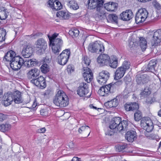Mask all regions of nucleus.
<instances>
[{
    "label": "nucleus",
    "instance_id": "4",
    "mask_svg": "<svg viewBox=\"0 0 161 161\" xmlns=\"http://www.w3.org/2000/svg\"><path fill=\"white\" fill-rule=\"evenodd\" d=\"M88 48L89 51L92 53H99L104 51V47L103 44L99 41L90 43Z\"/></svg>",
    "mask_w": 161,
    "mask_h": 161
},
{
    "label": "nucleus",
    "instance_id": "56",
    "mask_svg": "<svg viewBox=\"0 0 161 161\" xmlns=\"http://www.w3.org/2000/svg\"><path fill=\"white\" fill-rule=\"evenodd\" d=\"M31 61V59H26L25 62L24 61L23 64H24L25 66H26L28 67H31L30 65V62Z\"/></svg>",
    "mask_w": 161,
    "mask_h": 161
},
{
    "label": "nucleus",
    "instance_id": "60",
    "mask_svg": "<svg viewBox=\"0 0 161 161\" xmlns=\"http://www.w3.org/2000/svg\"><path fill=\"white\" fill-rule=\"evenodd\" d=\"M46 130L45 128L44 127L38 129V131L39 132L43 133L45 132L46 131Z\"/></svg>",
    "mask_w": 161,
    "mask_h": 161
},
{
    "label": "nucleus",
    "instance_id": "49",
    "mask_svg": "<svg viewBox=\"0 0 161 161\" xmlns=\"http://www.w3.org/2000/svg\"><path fill=\"white\" fill-rule=\"evenodd\" d=\"M151 132L145 130L144 132V134L148 139H154L155 137V136L154 134L151 133L150 132Z\"/></svg>",
    "mask_w": 161,
    "mask_h": 161
},
{
    "label": "nucleus",
    "instance_id": "52",
    "mask_svg": "<svg viewBox=\"0 0 161 161\" xmlns=\"http://www.w3.org/2000/svg\"><path fill=\"white\" fill-rule=\"evenodd\" d=\"M152 5L154 8L157 9H159L161 8L160 4L156 0H154L152 2Z\"/></svg>",
    "mask_w": 161,
    "mask_h": 161
},
{
    "label": "nucleus",
    "instance_id": "2",
    "mask_svg": "<svg viewBox=\"0 0 161 161\" xmlns=\"http://www.w3.org/2000/svg\"><path fill=\"white\" fill-rule=\"evenodd\" d=\"M67 96L62 90H59L56 95L53 99V102L57 106L64 107L69 104Z\"/></svg>",
    "mask_w": 161,
    "mask_h": 161
},
{
    "label": "nucleus",
    "instance_id": "54",
    "mask_svg": "<svg viewBox=\"0 0 161 161\" xmlns=\"http://www.w3.org/2000/svg\"><path fill=\"white\" fill-rule=\"evenodd\" d=\"M114 133V130L111 129L110 127L108 129L107 131L105 132L106 135L112 136L113 135Z\"/></svg>",
    "mask_w": 161,
    "mask_h": 161
},
{
    "label": "nucleus",
    "instance_id": "63",
    "mask_svg": "<svg viewBox=\"0 0 161 161\" xmlns=\"http://www.w3.org/2000/svg\"><path fill=\"white\" fill-rule=\"evenodd\" d=\"M127 90L126 89H125V90H124V95L125 96L126 95H127L129 93V92H127Z\"/></svg>",
    "mask_w": 161,
    "mask_h": 161
},
{
    "label": "nucleus",
    "instance_id": "21",
    "mask_svg": "<svg viewBox=\"0 0 161 161\" xmlns=\"http://www.w3.org/2000/svg\"><path fill=\"white\" fill-rule=\"evenodd\" d=\"M36 47L38 50H45L47 47V42L43 38L38 39L36 42Z\"/></svg>",
    "mask_w": 161,
    "mask_h": 161
},
{
    "label": "nucleus",
    "instance_id": "53",
    "mask_svg": "<svg viewBox=\"0 0 161 161\" xmlns=\"http://www.w3.org/2000/svg\"><path fill=\"white\" fill-rule=\"evenodd\" d=\"M66 70L69 74H71L72 72L74 71V68L73 65L71 64L69 65Z\"/></svg>",
    "mask_w": 161,
    "mask_h": 161
},
{
    "label": "nucleus",
    "instance_id": "15",
    "mask_svg": "<svg viewBox=\"0 0 161 161\" xmlns=\"http://www.w3.org/2000/svg\"><path fill=\"white\" fill-rule=\"evenodd\" d=\"M110 58L108 55L103 53L99 55L97 58L98 63L101 66L107 65L109 63Z\"/></svg>",
    "mask_w": 161,
    "mask_h": 161
},
{
    "label": "nucleus",
    "instance_id": "43",
    "mask_svg": "<svg viewBox=\"0 0 161 161\" xmlns=\"http://www.w3.org/2000/svg\"><path fill=\"white\" fill-rule=\"evenodd\" d=\"M62 8V5L60 2L56 0L53 8V10H58Z\"/></svg>",
    "mask_w": 161,
    "mask_h": 161
},
{
    "label": "nucleus",
    "instance_id": "26",
    "mask_svg": "<svg viewBox=\"0 0 161 161\" xmlns=\"http://www.w3.org/2000/svg\"><path fill=\"white\" fill-rule=\"evenodd\" d=\"M136 137V133L133 130L128 131L125 134V138L129 142H133Z\"/></svg>",
    "mask_w": 161,
    "mask_h": 161
},
{
    "label": "nucleus",
    "instance_id": "51",
    "mask_svg": "<svg viewBox=\"0 0 161 161\" xmlns=\"http://www.w3.org/2000/svg\"><path fill=\"white\" fill-rule=\"evenodd\" d=\"M130 65V62L125 61L123 63L122 65L120 67H122L126 71L129 68Z\"/></svg>",
    "mask_w": 161,
    "mask_h": 161
},
{
    "label": "nucleus",
    "instance_id": "32",
    "mask_svg": "<svg viewBox=\"0 0 161 161\" xmlns=\"http://www.w3.org/2000/svg\"><path fill=\"white\" fill-rule=\"evenodd\" d=\"M93 16L95 18L96 20L97 21L106 18V14L105 13L98 11L94 13Z\"/></svg>",
    "mask_w": 161,
    "mask_h": 161
},
{
    "label": "nucleus",
    "instance_id": "25",
    "mask_svg": "<svg viewBox=\"0 0 161 161\" xmlns=\"http://www.w3.org/2000/svg\"><path fill=\"white\" fill-rule=\"evenodd\" d=\"M125 71L122 67H119L117 68L115 73L114 79L118 80L122 78L125 73Z\"/></svg>",
    "mask_w": 161,
    "mask_h": 161
},
{
    "label": "nucleus",
    "instance_id": "5",
    "mask_svg": "<svg viewBox=\"0 0 161 161\" xmlns=\"http://www.w3.org/2000/svg\"><path fill=\"white\" fill-rule=\"evenodd\" d=\"M119 83H121L122 82H117L115 84L113 85L110 83L108 85L104 86H102L101 87L98 91V93L101 96H105L109 93L113 92H114V89L115 87V86L118 84Z\"/></svg>",
    "mask_w": 161,
    "mask_h": 161
},
{
    "label": "nucleus",
    "instance_id": "7",
    "mask_svg": "<svg viewBox=\"0 0 161 161\" xmlns=\"http://www.w3.org/2000/svg\"><path fill=\"white\" fill-rule=\"evenodd\" d=\"M24 60L19 56H16L13 60L10 62V66L13 69L18 70L19 69L23 64Z\"/></svg>",
    "mask_w": 161,
    "mask_h": 161
},
{
    "label": "nucleus",
    "instance_id": "39",
    "mask_svg": "<svg viewBox=\"0 0 161 161\" xmlns=\"http://www.w3.org/2000/svg\"><path fill=\"white\" fill-rule=\"evenodd\" d=\"M11 128V125L8 123L3 124L0 125V130L5 132L10 130Z\"/></svg>",
    "mask_w": 161,
    "mask_h": 161
},
{
    "label": "nucleus",
    "instance_id": "6",
    "mask_svg": "<svg viewBox=\"0 0 161 161\" xmlns=\"http://www.w3.org/2000/svg\"><path fill=\"white\" fill-rule=\"evenodd\" d=\"M70 55L69 49H66L62 51L58 57V63L60 65H65L69 60Z\"/></svg>",
    "mask_w": 161,
    "mask_h": 161
},
{
    "label": "nucleus",
    "instance_id": "14",
    "mask_svg": "<svg viewBox=\"0 0 161 161\" xmlns=\"http://www.w3.org/2000/svg\"><path fill=\"white\" fill-rule=\"evenodd\" d=\"M77 92V94L80 97H83L86 95L88 93V84L84 82L80 83Z\"/></svg>",
    "mask_w": 161,
    "mask_h": 161
},
{
    "label": "nucleus",
    "instance_id": "8",
    "mask_svg": "<svg viewBox=\"0 0 161 161\" xmlns=\"http://www.w3.org/2000/svg\"><path fill=\"white\" fill-rule=\"evenodd\" d=\"M103 0H88V8L91 9L96 8L98 11L99 10L100 7L103 6Z\"/></svg>",
    "mask_w": 161,
    "mask_h": 161
},
{
    "label": "nucleus",
    "instance_id": "24",
    "mask_svg": "<svg viewBox=\"0 0 161 161\" xmlns=\"http://www.w3.org/2000/svg\"><path fill=\"white\" fill-rule=\"evenodd\" d=\"M15 53L13 50H10L4 56L3 60L4 61L9 62L12 61L16 56Z\"/></svg>",
    "mask_w": 161,
    "mask_h": 161
},
{
    "label": "nucleus",
    "instance_id": "33",
    "mask_svg": "<svg viewBox=\"0 0 161 161\" xmlns=\"http://www.w3.org/2000/svg\"><path fill=\"white\" fill-rule=\"evenodd\" d=\"M151 89L149 88V87L147 86L140 93L141 97L142 98L146 97L151 93Z\"/></svg>",
    "mask_w": 161,
    "mask_h": 161
},
{
    "label": "nucleus",
    "instance_id": "45",
    "mask_svg": "<svg viewBox=\"0 0 161 161\" xmlns=\"http://www.w3.org/2000/svg\"><path fill=\"white\" fill-rule=\"evenodd\" d=\"M85 130H86V131H87L88 132H89L87 136H88L89 135L90 132L89 127L88 126L85 125L81 126L79 129L78 132L80 133H81L82 131H84Z\"/></svg>",
    "mask_w": 161,
    "mask_h": 161
},
{
    "label": "nucleus",
    "instance_id": "61",
    "mask_svg": "<svg viewBox=\"0 0 161 161\" xmlns=\"http://www.w3.org/2000/svg\"><path fill=\"white\" fill-rule=\"evenodd\" d=\"M72 161H81L80 159L77 157H74L72 160Z\"/></svg>",
    "mask_w": 161,
    "mask_h": 161
},
{
    "label": "nucleus",
    "instance_id": "22",
    "mask_svg": "<svg viewBox=\"0 0 161 161\" xmlns=\"http://www.w3.org/2000/svg\"><path fill=\"white\" fill-rule=\"evenodd\" d=\"M12 93H8L4 95L3 103L4 105L7 106L9 105L13 101Z\"/></svg>",
    "mask_w": 161,
    "mask_h": 161
},
{
    "label": "nucleus",
    "instance_id": "20",
    "mask_svg": "<svg viewBox=\"0 0 161 161\" xmlns=\"http://www.w3.org/2000/svg\"><path fill=\"white\" fill-rule=\"evenodd\" d=\"M128 126V122L125 120L119 121V123L116 125L115 130H117L119 132L122 130L127 131V126Z\"/></svg>",
    "mask_w": 161,
    "mask_h": 161
},
{
    "label": "nucleus",
    "instance_id": "35",
    "mask_svg": "<svg viewBox=\"0 0 161 161\" xmlns=\"http://www.w3.org/2000/svg\"><path fill=\"white\" fill-rule=\"evenodd\" d=\"M139 45L142 50V51L145 50L147 46V42L146 40L144 38H140Z\"/></svg>",
    "mask_w": 161,
    "mask_h": 161
},
{
    "label": "nucleus",
    "instance_id": "31",
    "mask_svg": "<svg viewBox=\"0 0 161 161\" xmlns=\"http://www.w3.org/2000/svg\"><path fill=\"white\" fill-rule=\"evenodd\" d=\"M56 15L57 17L61 19H68L69 17V15L68 12L64 11L58 12Z\"/></svg>",
    "mask_w": 161,
    "mask_h": 161
},
{
    "label": "nucleus",
    "instance_id": "12",
    "mask_svg": "<svg viewBox=\"0 0 161 161\" xmlns=\"http://www.w3.org/2000/svg\"><path fill=\"white\" fill-rule=\"evenodd\" d=\"M161 41V29L154 32L151 41L152 46H157L159 44Z\"/></svg>",
    "mask_w": 161,
    "mask_h": 161
},
{
    "label": "nucleus",
    "instance_id": "23",
    "mask_svg": "<svg viewBox=\"0 0 161 161\" xmlns=\"http://www.w3.org/2000/svg\"><path fill=\"white\" fill-rule=\"evenodd\" d=\"M125 108L127 111H133L138 109L139 106L136 102L127 103L125 105Z\"/></svg>",
    "mask_w": 161,
    "mask_h": 161
},
{
    "label": "nucleus",
    "instance_id": "38",
    "mask_svg": "<svg viewBox=\"0 0 161 161\" xmlns=\"http://www.w3.org/2000/svg\"><path fill=\"white\" fill-rule=\"evenodd\" d=\"M137 13L140 14L143 20H145L147 17L148 14L147 10L145 8L141 9L138 11Z\"/></svg>",
    "mask_w": 161,
    "mask_h": 161
},
{
    "label": "nucleus",
    "instance_id": "37",
    "mask_svg": "<svg viewBox=\"0 0 161 161\" xmlns=\"http://www.w3.org/2000/svg\"><path fill=\"white\" fill-rule=\"evenodd\" d=\"M118 17L115 14H111L108 15L107 20L109 22H111L117 24L118 23Z\"/></svg>",
    "mask_w": 161,
    "mask_h": 161
},
{
    "label": "nucleus",
    "instance_id": "48",
    "mask_svg": "<svg viewBox=\"0 0 161 161\" xmlns=\"http://www.w3.org/2000/svg\"><path fill=\"white\" fill-rule=\"evenodd\" d=\"M53 94V91L51 88H48L44 92L43 95L46 97L51 96Z\"/></svg>",
    "mask_w": 161,
    "mask_h": 161
},
{
    "label": "nucleus",
    "instance_id": "28",
    "mask_svg": "<svg viewBox=\"0 0 161 161\" xmlns=\"http://www.w3.org/2000/svg\"><path fill=\"white\" fill-rule=\"evenodd\" d=\"M157 61L156 60H151L147 65V70L154 73L155 71V67L157 65Z\"/></svg>",
    "mask_w": 161,
    "mask_h": 161
},
{
    "label": "nucleus",
    "instance_id": "13",
    "mask_svg": "<svg viewBox=\"0 0 161 161\" xmlns=\"http://www.w3.org/2000/svg\"><path fill=\"white\" fill-rule=\"evenodd\" d=\"M141 73L142 72H138L136 76L137 83L141 85L147 83L149 80V77L147 74H141Z\"/></svg>",
    "mask_w": 161,
    "mask_h": 161
},
{
    "label": "nucleus",
    "instance_id": "41",
    "mask_svg": "<svg viewBox=\"0 0 161 161\" xmlns=\"http://www.w3.org/2000/svg\"><path fill=\"white\" fill-rule=\"evenodd\" d=\"M6 35V32L5 30L3 28H0V42H2L5 41Z\"/></svg>",
    "mask_w": 161,
    "mask_h": 161
},
{
    "label": "nucleus",
    "instance_id": "10",
    "mask_svg": "<svg viewBox=\"0 0 161 161\" xmlns=\"http://www.w3.org/2000/svg\"><path fill=\"white\" fill-rule=\"evenodd\" d=\"M141 125L144 130L148 131H152L154 128L153 123L149 118H147L145 120H142Z\"/></svg>",
    "mask_w": 161,
    "mask_h": 161
},
{
    "label": "nucleus",
    "instance_id": "29",
    "mask_svg": "<svg viewBox=\"0 0 161 161\" xmlns=\"http://www.w3.org/2000/svg\"><path fill=\"white\" fill-rule=\"evenodd\" d=\"M119 103V100L117 98L114 99L105 103V105L108 108L116 107Z\"/></svg>",
    "mask_w": 161,
    "mask_h": 161
},
{
    "label": "nucleus",
    "instance_id": "46",
    "mask_svg": "<svg viewBox=\"0 0 161 161\" xmlns=\"http://www.w3.org/2000/svg\"><path fill=\"white\" fill-rule=\"evenodd\" d=\"M127 147V144H126L121 143L117 145L116 149L119 152H121L123 151Z\"/></svg>",
    "mask_w": 161,
    "mask_h": 161
},
{
    "label": "nucleus",
    "instance_id": "50",
    "mask_svg": "<svg viewBox=\"0 0 161 161\" xmlns=\"http://www.w3.org/2000/svg\"><path fill=\"white\" fill-rule=\"evenodd\" d=\"M7 16L8 15L6 10L0 11V19L5 20L7 18Z\"/></svg>",
    "mask_w": 161,
    "mask_h": 161
},
{
    "label": "nucleus",
    "instance_id": "16",
    "mask_svg": "<svg viewBox=\"0 0 161 161\" xmlns=\"http://www.w3.org/2000/svg\"><path fill=\"white\" fill-rule=\"evenodd\" d=\"M33 52L32 47L28 44L25 46L22 51L21 54L24 58H28L31 56Z\"/></svg>",
    "mask_w": 161,
    "mask_h": 161
},
{
    "label": "nucleus",
    "instance_id": "42",
    "mask_svg": "<svg viewBox=\"0 0 161 161\" xmlns=\"http://www.w3.org/2000/svg\"><path fill=\"white\" fill-rule=\"evenodd\" d=\"M134 119L137 121H139L142 118V113L139 110H137L134 115Z\"/></svg>",
    "mask_w": 161,
    "mask_h": 161
},
{
    "label": "nucleus",
    "instance_id": "55",
    "mask_svg": "<svg viewBox=\"0 0 161 161\" xmlns=\"http://www.w3.org/2000/svg\"><path fill=\"white\" fill-rule=\"evenodd\" d=\"M56 0H49L48 3L49 7L53 9Z\"/></svg>",
    "mask_w": 161,
    "mask_h": 161
},
{
    "label": "nucleus",
    "instance_id": "36",
    "mask_svg": "<svg viewBox=\"0 0 161 161\" xmlns=\"http://www.w3.org/2000/svg\"><path fill=\"white\" fill-rule=\"evenodd\" d=\"M111 68H116L118 66V59L116 57H114L110 59L108 64Z\"/></svg>",
    "mask_w": 161,
    "mask_h": 161
},
{
    "label": "nucleus",
    "instance_id": "34",
    "mask_svg": "<svg viewBox=\"0 0 161 161\" xmlns=\"http://www.w3.org/2000/svg\"><path fill=\"white\" fill-rule=\"evenodd\" d=\"M68 5L70 8L74 10H77L79 8L76 2L74 0H68Z\"/></svg>",
    "mask_w": 161,
    "mask_h": 161
},
{
    "label": "nucleus",
    "instance_id": "30",
    "mask_svg": "<svg viewBox=\"0 0 161 161\" xmlns=\"http://www.w3.org/2000/svg\"><path fill=\"white\" fill-rule=\"evenodd\" d=\"M121 120L120 117H115L113 118L110 123L109 127L110 129L114 130L116 129V125L119 123V121Z\"/></svg>",
    "mask_w": 161,
    "mask_h": 161
},
{
    "label": "nucleus",
    "instance_id": "9",
    "mask_svg": "<svg viewBox=\"0 0 161 161\" xmlns=\"http://www.w3.org/2000/svg\"><path fill=\"white\" fill-rule=\"evenodd\" d=\"M31 82L41 89H44L47 86L46 80L42 76L37 77L34 80H31Z\"/></svg>",
    "mask_w": 161,
    "mask_h": 161
},
{
    "label": "nucleus",
    "instance_id": "1",
    "mask_svg": "<svg viewBox=\"0 0 161 161\" xmlns=\"http://www.w3.org/2000/svg\"><path fill=\"white\" fill-rule=\"evenodd\" d=\"M58 35V33H54L52 35H50V34L47 35L50 45H52L53 52L56 54H58L61 50L63 44V41L61 38H56Z\"/></svg>",
    "mask_w": 161,
    "mask_h": 161
},
{
    "label": "nucleus",
    "instance_id": "40",
    "mask_svg": "<svg viewBox=\"0 0 161 161\" xmlns=\"http://www.w3.org/2000/svg\"><path fill=\"white\" fill-rule=\"evenodd\" d=\"M69 33L73 37H76L78 36L79 31L77 29H73L69 31Z\"/></svg>",
    "mask_w": 161,
    "mask_h": 161
},
{
    "label": "nucleus",
    "instance_id": "62",
    "mask_svg": "<svg viewBox=\"0 0 161 161\" xmlns=\"http://www.w3.org/2000/svg\"><path fill=\"white\" fill-rule=\"evenodd\" d=\"M90 107L91 108H92L94 109H99V108H97V107H95L93 105V104H91L90 105Z\"/></svg>",
    "mask_w": 161,
    "mask_h": 161
},
{
    "label": "nucleus",
    "instance_id": "59",
    "mask_svg": "<svg viewBox=\"0 0 161 161\" xmlns=\"http://www.w3.org/2000/svg\"><path fill=\"white\" fill-rule=\"evenodd\" d=\"M6 119V115L4 114L0 113V122H2Z\"/></svg>",
    "mask_w": 161,
    "mask_h": 161
},
{
    "label": "nucleus",
    "instance_id": "19",
    "mask_svg": "<svg viewBox=\"0 0 161 161\" xmlns=\"http://www.w3.org/2000/svg\"><path fill=\"white\" fill-rule=\"evenodd\" d=\"M120 16L122 20L124 21H128L132 18L133 14L131 10H127L125 12H123L121 13L120 14Z\"/></svg>",
    "mask_w": 161,
    "mask_h": 161
},
{
    "label": "nucleus",
    "instance_id": "64",
    "mask_svg": "<svg viewBox=\"0 0 161 161\" xmlns=\"http://www.w3.org/2000/svg\"><path fill=\"white\" fill-rule=\"evenodd\" d=\"M158 115L161 117V109L158 112Z\"/></svg>",
    "mask_w": 161,
    "mask_h": 161
},
{
    "label": "nucleus",
    "instance_id": "17",
    "mask_svg": "<svg viewBox=\"0 0 161 161\" xmlns=\"http://www.w3.org/2000/svg\"><path fill=\"white\" fill-rule=\"evenodd\" d=\"M39 70L35 68L29 70L26 74L28 79L30 81L34 80L39 76Z\"/></svg>",
    "mask_w": 161,
    "mask_h": 161
},
{
    "label": "nucleus",
    "instance_id": "11",
    "mask_svg": "<svg viewBox=\"0 0 161 161\" xmlns=\"http://www.w3.org/2000/svg\"><path fill=\"white\" fill-rule=\"evenodd\" d=\"M110 74L107 71L103 70L100 72L97 77V82L101 85H103L107 81L109 77Z\"/></svg>",
    "mask_w": 161,
    "mask_h": 161
},
{
    "label": "nucleus",
    "instance_id": "58",
    "mask_svg": "<svg viewBox=\"0 0 161 161\" xmlns=\"http://www.w3.org/2000/svg\"><path fill=\"white\" fill-rule=\"evenodd\" d=\"M30 62L31 67H33L37 64L36 59H31V61Z\"/></svg>",
    "mask_w": 161,
    "mask_h": 161
},
{
    "label": "nucleus",
    "instance_id": "27",
    "mask_svg": "<svg viewBox=\"0 0 161 161\" xmlns=\"http://www.w3.org/2000/svg\"><path fill=\"white\" fill-rule=\"evenodd\" d=\"M117 5L116 3L112 2L110 3H108L104 4V7L108 11H114L117 8Z\"/></svg>",
    "mask_w": 161,
    "mask_h": 161
},
{
    "label": "nucleus",
    "instance_id": "57",
    "mask_svg": "<svg viewBox=\"0 0 161 161\" xmlns=\"http://www.w3.org/2000/svg\"><path fill=\"white\" fill-rule=\"evenodd\" d=\"M154 100V99L152 97H148L146 100V102L148 104H151Z\"/></svg>",
    "mask_w": 161,
    "mask_h": 161
},
{
    "label": "nucleus",
    "instance_id": "18",
    "mask_svg": "<svg viewBox=\"0 0 161 161\" xmlns=\"http://www.w3.org/2000/svg\"><path fill=\"white\" fill-rule=\"evenodd\" d=\"M13 101L15 103L19 104L23 102L21 93L18 91H16L12 93Z\"/></svg>",
    "mask_w": 161,
    "mask_h": 161
},
{
    "label": "nucleus",
    "instance_id": "3",
    "mask_svg": "<svg viewBox=\"0 0 161 161\" xmlns=\"http://www.w3.org/2000/svg\"><path fill=\"white\" fill-rule=\"evenodd\" d=\"M90 63V60L86 56L83 57L82 64L83 67L84 72L83 73V76L84 80L87 82L90 83L93 77V74L90 68L85 67L89 66Z\"/></svg>",
    "mask_w": 161,
    "mask_h": 161
},
{
    "label": "nucleus",
    "instance_id": "44",
    "mask_svg": "<svg viewBox=\"0 0 161 161\" xmlns=\"http://www.w3.org/2000/svg\"><path fill=\"white\" fill-rule=\"evenodd\" d=\"M41 69L43 73H46L49 71V66L47 64H43L41 66Z\"/></svg>",
    "mask_w": 161,
    "mask_h": 161
},
{
    "label": "nucleus",
    "instance_id": "47",
    "mask_svg": "<svg viewBox=\"0 0 161 161\" xmlns=\"http://www.w3.org/2000/svg\"><path fill=\"white\" fill-rule=\"evenodd\" d=\"M140 15V13L137 12L135 17V21L136 24L140 23L145 21L143 20Z\"/></svg>",
    "mask_w": 161,
    "mask_h": 161
}]
</instances>
